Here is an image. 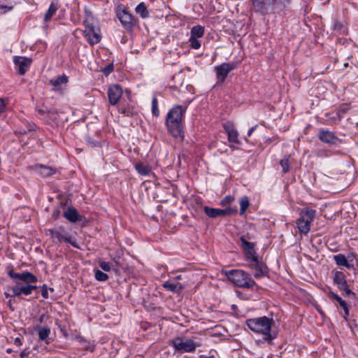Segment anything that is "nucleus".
I'll use <instances>...</instances> for the list:
<instances>
[{
    "label": "nucleus",
    "mask_w": 358,
    "mask_h": 358,
    "mask_svg": "<svg viewBox=\"0 0 358 358\" xmlns=\"http://www.w3.org/2000/svg\"><path fill=\"white\" fill-rule=\"evenodd\" d=\"M187 107L177 105L167 113L166 124L169 132L174 137H183L182 120Z\"/></svg>",
    "instance_id": "1"
},
{
    "label": "nucleus",
    "mask_w": 358,
    "mask_h": 358,
    "mask_svg": "<svg viewBox=\"0 0 358 358\" xmlns=\"http://www.w3.org/2000/svg\"><path fill=\"white\" fill-rule=\"evenodd\" d=\"M274 323L272 317L266 316L250 318L246 320L248 328L252 331L264 335V341L271 343L275 338V334H271V325Z\"/></svg>",
    "instance_id": "2"
},
{
    "label": "nucleus",
    "mask_w": 358,
    "mask_h": 358,
    "mask_svg": "<svg viewBox=\"0 0 358 358\" xmlns=\"http://www.w3.org/2000/svg\"><path fill=\"white\" fill-rule=\"evenodd\" d=\"M224 274L229 280L238 287L251 289H253L255 287L258 288V285L251 278L250 275L243 270L226 271Z\"/></svg>",
    "instance_id": "3"
},
{
    "label": "nucleus",
    "mask_w": 358,
    "mask_h": 358,
    "mask_svg": "<svg viewBox=\"0 0 358 358\" xmlns=\"http://www.w3.org/2000/svg\"><path fill=\"white\" fill-rule=\"evenodd\" d=\"M169 345H171L175 350V352L180 354L185 352H193L197 347L201 345L200 343L194 342L192 339H186L181 336H176L169 341Z\"/></svg>",
    "instance_id": "4"
},
{
    "label": "nucleus",
    "mask_w": 358,
    "mask_h": 358,
    "mask_svg": "<svg viewBox=\"0 0 358 358\" xmlns=\"http://www.w3.org/2000/svg\"><path fill=\"white\" fill-rule=\"evenodd\" d=\"M315 211L306 208L301 210L299 218L296 220L297 227L299 231L306 234L310 229V223L313 222Z\"/></svg>",
    "instance_id": "5"
},
{
    "label": "nucleus",
    "mask_w": 358,
    "mask_h": 358,
    "mask_svg": "<svg viewBox=\"0 0 358 358\" xmlns=\"http://www.w3.org/2000/svg\"><path fill=\"white\" fill-rule=\"evenodd\" d=\"M116 17L120 21L122 27L127 31L132 30L134 23L133 15L127 10L126 7L123 4H119L117 6L115 9Z\"/></svg>",
    "instance_id": "6"
},
{
    "label": "nucleus",
    "mask_w": 358,
    "mask_h": 358,
    "mask_svg": "<svg viewBox=\"0 0 358 358\" xmlns=\"http://www.w3.org/2000/svg\"><path fill=\"white\" fill-rule=\"evenodd\" d=\"M248 262L250 268L255 271L253 274L255 278H260L268 275V268L264 262L259 261L257 257L250 260Z\"/></svg>",
    "instance_id": "7"
},
{
    "label": "nucleus",
    "mask_w": 358,
    "mask_h": 358,
    "mask_svg": "<svg viewBox=\"0 0 358 358\" xmlns=\"http://www.w3.org/2000/svg\"><path fill=\"white\" fill-rule=\"evenodd\" d=\"M235 68L234 63H222L215 67L218 82L223 83L229 73Z\"/></svg>",
    "instance_id": "8"
},
{
    "label": "nucleus",
    "mask_w": 358,
    "mask_h": 358,
    "mask_svg": "<svg viewBox=\"0 0 358 358\" xmlns=\"http://www.w3.org/2000/svg\"><path fill=\"white\" fill-rule=\"evenodd\" d=\"M8 274L11 278L18 279L25 284L34 283L38 280L36 276L29 271L17 273L14 272L13 269L11 268L8 271Z\"/></svg>",
    "instance_id": "9"
},
{
    "label": "nucleus",
    "mask_w": 358,
    "mask_h": 358,
    "mask_svg": "<svg viewBox=\"0 0 358 358\" xmlns=\"http://www.w3.org/2000/svg\"><path fill=\"white\" fill-rule=\"evenodd\" d=\"M122 89L120 85H113L108 89V96L109 103L115 106L116 105L121 96H122Z\"/></svg>",
    "instance_id": "10"
},
{
    "label": "nucleus",
    "mask_w": 358,
    "mask_h": 358,
    "mask_svg": "<svg viewBox=\"0 0 358 358\" xmlns=\"http://www.w3.org/2000/svg\"><path fill=\"white\" fill-rule=\"evenodd\" d=\"M241 243V247L243 248L247 261H250L253 258L257 257L256 252L254 249L255 244L253 243L248 241L244 236L240 238Z\"/></svg>",
    "instance_id": "11"
},
{
    "label": "nucleus",
    "mask_w": 358,
    "mask_h": 358,
    "mask_svg": "<svg viewBox=\"0 0 358 358\" xmlns=\"http://www.w3.org/2000/svg\"><path fill=\"white\" fill-rule=\"evenodd\" d=\"M223 127L224 129V131L227 134L228 141L230 143L240 144V141L238 139V134L236 129H235L234 124L231 122H227L223 124Z\"/></svg>",
    "instance_id": "12"
},
{
    "label": "nucleus",
    "mask_w": 358,
    "mask_h": 358,
    "mask_svg": "<svg viewBox=\"0 0 358 358\" xmlns=\"http://www.w3.org/2000/svg\"><path fill=\"white\" fill-rule=\"evenodd\" d=\"M64 217L71 222L83 221L85 217L80 215L74 207H69L64 213Z\"/></svg>",
    "instance_id": "13"
},
{
    "label": "nucleus",
    "mask_w": 358,
    "mask_h": 358,
    "mask_svg": "<svg viewBox=\"0 0 358 358\" xmlns=\"http://www.w3.org/2000/svg\"><path fill=\"white\" fill-rule=\"evenodd\" d=\"M14 63L18 67V72L20 75H24L27 71L31 63V60L23 57H15Z\"/></svg>",
    "instance_id": "14"
},
{
    "label": "nucleus",
    "mask_w": 358,
    "mask_h": 358,
    "mask_svg": "<svg viewBox=\"0 0 358 358\" xmlns=\"http://www.w3.org/2000/svg\"><path fill=\"white\" fill-rule=\"evenodd\" d=\"M85 32V36L91 45L96 44L101 41V35L95 31L93 26H88Z\"/></svg>",
    "instance_id": "15"
},
{
    "label": "nucleus",
    "mask_w": 358,
    "mask_h": 358,
    "mask_svg": "<svg viewBox=\"0 0 358 358\" xmlns=\"http://www.w3.org/2000/svg\"><path fill=\"white\" fill-rule=\"evenodd\" d=\"M292 0H272L271 6L274 13H281L287 9Z\"/></svg>",
    "instance_id": "16"
},
{
    "label": "nucleus",
    "mask_w": 358,
    "mask_h": 358,
    "mask_svg": "<svg viewBox=\"0 0 358 358\" xmlns=\"http://www.w3.org/2000/svg\"><path fill=\"white\" fill-rule=\"evenodd\" d=\"M327 296L331 300H332V301L336 300L339 303H341V306L343 309V311H344L343 317L345 319H346L347 317L349 315V309H348L346 302L344 300H343L341 297H340L338 294L333 292L332 291H329L327 293Z\"/></svg>",
    "instance_id": "17"
},
{
    "label": "nucleus",
    "mask_w": 358,
    "mask_h": 358,
    "mask_svg": "<svg viewBox=\"0 0 358 358\" xmlns=\"http://www.w3.org/2000/svg\"><path fill=\"white\" fill-rule=\"evenodd\" d=\"M12 292L13 296H19L21 294H24L25 296H28L30 294L29 288L28 287V285H22L20 282H17L16 284L12 287Z\"/></svg>",
    "instance_id": "18"
},
{
    "label": "nucleus",
    "mask_w": 358,
    "mask_h": 358,
    "mask_svg": "<svg viewBox=\"0 0 358 358\" xmlns=\"http://www.w3.org/2000/svg\"><path fill=\"white\" fill-rule=\"evenodd\" d=\"M334 282L337 285L338 289L345 288L348 282L345 274L342 271H335L334 273Z\"/></svg>",
    "instance_id": "19"
},
{
    "label": "nucleus",
    "mask_w": 358,
    "mask_h": 358,
    "mask_svg": "<svg viewBox=\"0 0 358 358\" xmlns=\"http://www.w3.org/2000/svg\"><path fill=\"white\" fill-rule=\"evenodd\" d=\"M35 330L38 332L39 341H45L46 344L50 343L48 338L50 334V328L49 327H41V326H36Z\"/></svg>",
    "instance_id": "20"
},
{
    "label": "nucleus",
    "mask_w": 358,
    "mask_h": 358,
    "mask_svg": "<svg viewBox=\"0 0 358 358\" xmlns=\"http://www.w3.org/2000/svg\"><path fill=\"white\" fill-rule=\"evenodd\" d=\"M34 169L37 173L43 177H50L57 172L55 169L41 164L36 165Z\"/></svg>",
    "instance_id": "21"
},
{
    "label": "nucleus",
    "mask_w": 358,
    "mask_h": 358,
    "mask_svg": "<svg viewBox=\"0 0 358 358\" xmlns=\"http://www.w3.org/2000/svg\"><path fill=\"white\" fill-rule=\"evenodd\" d=\"M319 137L322 142L329 144H336L338 141V138L334 134V133L328 131H321Z\"/></svg>",
    "instance_id": "22"
},
{
    "label": "nucleus",
    "mask_w": 358,
    "mask_h": 358,
    "mask_svg": "<svg viewBox=\"0 0 358 358\" xmlns=\"http://www.w3.org/2000/svg\"><path fill=\"white\" fill-rule=\"evenodd\" d=\"M203 211L205 212L207 216L211 218H215L217 217H225V212L224 209L204 206Z\"/></svg>",
    "instance_id": "23"
},
{
    "label": "nucleus",
    "mask_w": 358,
    "mask_h": 358,
    "mask_svg": "<svg viewBox=\"0 0 358 358\" xmlns=\"http://www.w3.org/2000/svg\"><path fill=\"white\" fill-rule=\"evenodd\" d=\"M162 287L168 291L176 293L180 292L185 288V286L180 283H173L170 281L164 282L162 284Z\"/></svg>",
    "instance_id": "24"
},
{
    "label": "nucleus",
    "mask_w": 358,
    "mask_h": 358,
    "mask_svg": "<svg viewBox=\"0 0 358 358\" xmlns=\"http://www.w3.org/2000/svg\"><path fill=\"white\" fill-rule=\"evenodd\" d=\"M59 6V1L58 0H52V1L48 10V11L46 12V13H45V15L44 16V20L45 22L49 21L52 18L53 15L58 10Z\"/></svg>",
    "instance_id": "25"
},
{
    "label": "nucleus",
    "mask_w": 358,
    "mask_h": 358,
    "mask_svg": "<svg viewBox=\"0 0 358 358\" xmlns=\"http://www.w3.org/2000/svg\"><path fill=\"white\" fill-rule=\"evenodd\" d=\"M334 259L338 266H343L347 268H351L353 267V264H350L346 257L343 254H338L334 255Z\"/></svg>",
    "instance_id": "26"
},
{
    "label": "nucleus",
    "mask_w": 358,
    "mask_h": 358,
    "mask_svg": "<svg viewBox=\"0 0 358 358\" xmlns=\"http://www.w3.org/2000/svg\"><path fill=\"white\" fill-rule=\"evenodd\" d=\"M135 169L138 173L142 176H148L151 173V167L142 162H138L135 164Z\"/></svg>",
    "instance_id": "27"
},
{
    "label": "nucleus",
    "mask_w": 358,
    "mask_h": 358,
    "mask_svg": "<svg viewBox=\"0 0 358 358\" xmlns=\"http://www.w3.org/2000/svg\"><path fill=\"white\" fill-rule=\"evenodd\" d=\"M136 13L142 18H146L149 16V12L148 10L147 6H145L144 2L140 3L135 8Z\"/></svg>",
    "instance_id": "28"
},
{
    "label": "nucleus",
    "mask_w": 358,
    "mask_h": 358,
    "mask_svg": "<svg viewBox=\"0 0 358 358\" xmlns=\"http://www.w3.org/2000/svg\"><path fill=\"white\" fill-rule=\"evenodd\" d=\"M68 82V77L65 75L57 77L55 80H51V84L55 87V89H60L62 84H66Z\"/></svg>",
    "instance_id": "29"
},
{
    "label": "nucleus",
    "mask_w": 358,
    "mask_h": 358,
    "mask_svg": "<svg viewBox=\"0 0 358 358\" xmlns=\"http://www.w3.org/2000/svg\"><path fill=\"white\" fill-rule=\"evenodd\" d=\"M251 1L256 11L262 13L266 11L265 0H251Z\"/></svg>",
    "instance_id": "30"
},
{
    "label": "nucleus",
    "mask_w": 358,
    "mask_h": 358,
    "mask_svg": "<svg viewBox=\"0 0 358 358\" xmlns=\"http://www.w3.org/2000/svg\"><path fill=\"white\" fill-rule=\"evenodd\" d=\"M204 34V27L201 25L194 26L191 29V36L201 38Z\"/></svg>",
    "instance_id": "31"
},
{
    "label": "nucleus",
    "mask_w": 358,
    "mask_h": 358,
    "mask_svg": "<svg viewBox=\"0 0 358 358\" xmlns=\"http://www.w3.org/2000/svg\"><path fill=\"white\" fill-rule=\"evenodd\" d=\"M239 203L241 207L240 215H243L250 206L248 197L246 196H242L239 200Z\"/></svg>",
    "instance_id": "32"
},
{
    "label": "nucleus",
    "mask_w": 358,
    "mask_h": 358,
    "mask_svg": "<svg viewBox=\"0 0 358 358\" xmlns=\"http://www.w3.org/2000/svg\"><path fill=\"white\" fill-rule=\"evenodd\" d=\"M50 235L52 238H57L59 242L69 241V238L63 236L59 230L52 229L49 230Z\"/></svg>",
    "instance_id": "33"
},
{
    "label": "nucleus",
    "mask_w": 358,
    "mask_h": 358,
    "mask_svg": "<svg viewBox=\"0 0 358 358\" xmlns=\"http://www.w3.org/2000/svg\"><path fill=\"white\" fill-rule=\"evenodd\" d=\"M289 155L282 159L280 162V164L282 167V172L284 173H287L289 171Z\"/></svg>",
    "instance_id": "34"
},
{
    "label": "nucleus",
    "mask_w": 358,
    "mask_h": 358,
    "mask_svg": "<svg viewBox=\"0 0 358 358\" xmlns=\"http://www.w3.org/2000/svg\"><path fill=\"white\" fill-rule=\"evenodd\" d=\"M345 287V288L339 289L342 292L343 295L345 297H350L352 299H355L356 298V294L349 289L348 285H347Z\"/></svg>",
    "instance_id": "35"
},
{
    "label": "nucleus",
    "mask_w": 358,
    "mask_h": 358,
    "mask_svg": "<svg viewBox=\"0 0 358 358\" xmlns=\"http://www.w3.org/2000/svg\"><path fill=\"white\" fill-rule=\"evenodd\" d=\"M94 277L98 281H106L108 279V275L103 271L97 269L95 271Z\"/></svg>",
    "instance_id": "36"
},
{
    "label": "nucleus",
    "mask_w": 358,
    "mask_h": 358,
    "mask_svg": "<svg viewBox=\"0 0 358 358\" xmlns=\"http://www.w3.org/2000/svg\"><path fill=\"white\" fill-rule=\"evenodd\" d=\"M152 113L155 117H158L159 115L157 99L156 97H153L152 100Z\"/></svg>",
    "instance_id": "37"
},
{
    "label": "nucleus",
    "mask_w": 358,
    "mask_h": 358,
    "mask_svg": "<svg viewBox=\"0 0 358 358\" xmlns=\"http://www.w3.org/2000/svg\"><path fill=\"white\" fill-rule=\"evenodd\" d=\"M235 198L234 196L228 195L224 196L220 201V204L222 206H227L230 205L234 201Z\"/></svg>",
    "instance_id": "38"
},
{
    "label": "nucleus",
    "mask_w": 358,
    "mask_h": 358,
    "mask_svg": "<svg viewBox=\"0 0 358 358\" xmlns=\"http://www.w3.org/2000/svg\"><path fill=\"white\" fill-rule=\"evenodd\" d=\"M189 46L193 49H199L201 47V43L197 38L190 36L189 39Z\"/></svg>",
    "instance_id": "39"
},
{
    "label": "nucleus",
    "mask_w": 358,
    "mask_h": 358,
    "mask_svg": "<svg viewBox=\"0 0 358 358\" xmlns=\"http://www.w3.org/2000/svg\"><path fill=\"white\" fill-rule=\"evenodd\" d=\"M114 70V66L113 63H110L106 66L104 68L101 69V72L106 76H108L110 73H111Z\"/></svg>",
    "instance_id": "40"
},
{
    "label": "nucleus",
    "mask_w": 358,
    "mask_h": 358,
    "mask_svg": "<svg viewBox=\"0 0 358 358\" xmlns=\"http://www.w3.org/2000/svg\"><path fill=\"white\" fill-rule=\"evenodd\" d=\"M224 210L225 212V213H224L225 216L236 215L238 213V208L236 206L226 208Z\"/></svg>",
    "instance_id": "41"
},
{
    "label": "nucleus",
    "mask_w": 358,
    "mask_h": 358,
    "mask_svg": "<svg viewBox=\"0 0 358 358\" xmlns=\"http://www.w3.org/2000/svg\"><path fill=\"white\" fill-rule=\"evenodd\" d=\"M48 289H50L52 292L53 291V288H48L46 285H43L41 287V295L44 299L48 298Z\"/></svg>",
    "instance_id": "42"
},
{
    "label": "nucleus",
    "mask_w": 358,
    "mask_h": 358,
    "mask_svg": "<svg viewBox=\"0 0 358 358\" xmlns=\"http://www.w3.org/2000/svg\"><path fill=\"white\" fill-rule=\"evenodd\" d=\"M99 266L100 268L104 271H110L111 269V266L109 262H106L103 261H101L99 262Z\"/></svg>",
    "instance_id": "43"
},
{
    "label": "nucleus",
    "mask_w": 358,
    "mask_h": 358,
    "mask_svg": "<svg viewBox=\"0 0 358 358\" xmlns=\"http://www.w3.org/2000/svg\"><path fill=\"white\" fill-rule=\"evenodd\" d=\"M13 9V6H0V13H5Z\"/></svg>",
    "instance_id": "44"
},
{
    "label": "nucleus",
    "mask_w": 358,
    "mask_h": 358,
    "mask_svg": "<svg viewBox=\"0 0 358 358\" xmlns=\"http://www.w3.org/2000/svg\"><path fill=\"white\" fill-rule=\"evenodd\" d=\"M64 242L69 243L76 248H80V246L77 244L76 239L72 240L71 238H69V241H65Z\"/></svg>",
    "instance_id": "45"
},
{
    "label": "nucleus",
    "mask_w": 358,
    "mask_h": 358,
    "mask_svg": "<svg viewBox=\"0 0 358 358\" xmlns=\"http://www.w3.org/2000/svg\"><path fill=\"white\" fill-rule=\"evenodd\" d=\"M6 106V103L3 99H0V114L3 112Z\"/></svg>",
    "instance_id": "46"
},
{
    "label": "nucleus",
    "mask_w": 358,
    "mask_h": 358,
    "mask_svg": "<svg viewBox=\"0 0 358 358\" xmlns=\"http://www.w3.org/2000/svg\"><path fill=\"white\" fill-rule=\"evenodd\" d=\"M120 111L121 113L125 115L126 116H129L131 112L129 109L127 108H120Z\"/></svg>",
    "instance_id": "47"
},
{
    "label": "nucleus",
    "mask_w": 358,
    "mask_h": 358,
    "mask_svg": "<svg viewBox=\"0 0 358 358\" xmlns=\"http://www.w3.org/2000/svg\"><path fill=\"white\" fill-rule=\"evenodd\" d=\"M38 113L41 115H43L45 114H46L47 113H48L49 111L47 110V108H37L36 109Z\"/></svg>",
    "instance_id": "48"
},
{
    "label": "nucleus",
    "mask_w": 358,
    "mask_h": 358,
    "mask_svg": "<svg viewBox=\"0 0 358 358\" xmlns=\"http://www.w3.org/2000/svg\"><path fill=\"white\" fill-rule=\"evenodd\" d=\"M27 285H28V287L29 288L30 294H31L34 290H36L38 288L37 286L33 285H31V283H29Z\"/></svg>",
    "instance_id": "49"
},
{
    "label": "nucleus",
    "mask_w": 358,
    "mask_h": 358,
    "mask_svg": "<svg viewBox=\"0 0 358 358\" xmlns=\"http://www.w3.org/2000/svg\"><path fill=\"white\" fill-rule=\"evenodd\" d=\"M59 215H60V210H55L52 213V217L55 218V219H57L59 217Z\"/></svg>",
    "instance_id": "50"
},
{
    "label": "nucleus",
    "mask_w": 358,
    "mask_h": 358,
    "mask_svg": "<svg viewBox=\"0 0 358 358\" xmlns=\"http://www.w3.org/2000/svg\"><path fill=\"white\" fill-rule=\"evenodd\" d=\"M14 344L17 346L22 345V343L20 338L17 337V338H15Z\"/></svg>",
    "instance_id": "51"
},
{
    "label": "nucleus",
    "mask_w": 358,
    "mask_h": 358,
    "mask_svg": "<svg viewBox=\"0 0 358 358\" xmlns=\"http://www.w3.org/2000/svg\"><path fill=\"white\" fill-rule=\"evenodd\" d=\"M29 352H27V350H24L20 353V357L21 358H26L28 357Z\"/></svg>",
    "instance_id": "52"
},
{
    "label": "nucleus",
    "mask_w": 358,
    "mask_h": 358,
    "mask_svg": "<svg viewBox=\"0 0 358 358\" xmlns=\"http://www.w3.org/2000/svg\"><path fill=\"white\" fill-rule=\"evenodd\" d=\"M257 125H255V126H254V127H251V128L248 130V134H247L248 136H251V134H252V132L255 130V129L257 128Z\"/></svg>",
    "instance_id": "53"
},
{
    "label": "nucleus",
    "mask_w": 358,
    "mask_h": 358,
    "mask_svg": "<svg viewBox=\"0 0 358 358\" xmlns=\"http://www.w3.org/2000/svg\"><path fill=\"white\" fill-rule=\"evenodd\" d=\"M48 317L46 315H45V314L41 315L40 316V317H39V322H40V323L43 322H44V320H45V319H47Z\"/></svg>",
    "instance_id": "54"
},
{
    "label": "nucleus",
    "mask_w": 358,
    "mask_h": 358,
    "mask_svg": "<svg viewBox=\"0 0 358 358\" xmlns=\"http://www.w3.org/2000/svg\"><path fill=\"white\" fill-rule=\"evenodd\" d=\"M342 27V24L339 22H336L334 24V29L335 30H340Z\"/></svg>",
    "instance_id": "55"
},
{
    "label": "nucleus",
    "mask_w": 358,
    "mask_h": 358,
    "mask_svg": "<svg viewBox=\"0 0 358 358\" xmlns=\"http://www.w3.org/2000/svg\"><path fill=\"white\" fill-rule=\"evenodd\" d=\"M199 358H215L214 356L206 357L205 355H200Z\"/></svg>",
    "instance_id": "56"
},
{
    "label": "nucleus",
    "mask_w": 358,
    "mask_h": 358,
    "mask_svg": "<svg viewBox=\"0 0 358 358\" xmlns=\"http://www.w3.org/2000/svg\"><path fill=\"white\" fill-rule=\"evenodd\" d=\"M12 352H13V350H12L11 348H8V349L6 350V352H7L8 354H10Z\"/></svg>",
    "instance_id": "57"
},
{
    "label": "nucleus",
    "mask_w": 358,
    "mask_h": 358,
    "mask_svg": "<svg viewBox=\"0 0 358 358\" xmlns=\"http://www.w3.org/2000/svg\"><path fill=\"white\" fill-rule=\"evenodd\" d=\"M8 306H9V308H10V309L11 310H14V308H13L12 307V306H11L10 301H9V305H8Z\"/></svg>",
    "instance_id": "58"
},
{
    "label": "nucleus",
    "mask_w": 358,
    "mask_h": 358,
    "mask_svg": "<svg viewBox=\"0 0 358 358\" xmlns=\"http://www.w3.org/2000/svg\"><path fill=\"white\" fill-rule=\"evenodd\" d=\"M114 262H115L116 266H117L119 264V263L117 261L114 260Z\"/></svg>",
    "instance_id": "59"
},
{
    "label": "nucleus",
    "mask_w": 358,
    "mask_h": 358,
    "mask_svg": "<svg viewBox=\"0 0 358 358\" xmlns=\"http://www.w3.org/2000/svg\"><path fill=\"white\" fill-rule=\"evenodd\" d=\"M5 295H6V297H8V296H9V294H7V293H5Z\"/></svg>",
    "instance_id": "60"
},
{
    "label": "nucleus",
    "mask_w": 358,
    "mask_h": 358,
    "mask_svg": "<svg viewBox=\"0 0 358 358\" xmlns=\"http://www.w3.org/2000/svg\"><path fill=\"white\" fill-rule=\"evenodd\" d=\"M357 266H358V264H357Z\"/></svg>",
    "instance_id": "61"
}]
</instances>
